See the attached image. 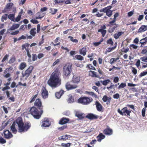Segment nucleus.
I'll use <instances>...</instances> for the list:
<instances>
[{"instance_id":"f257e3e1","label":"nucleus","mask_w":147,"mask_h":147,"mask_svg":"<svg viewBox=\"0 0 147 147\" xmlns=\"http://www.w3.org/2000/svg\"><path fill=\"white\" fill-rule=\"evenodd\" d=\"M61 73L58 67L55 68L54 71L51 76L47 81V84L52 88H55L59 85L61 83L60 76Z\"/></svg>"},{"instance_id":"aec40b11","label":"nucleus","mask_w":147,"mask_h":147,"mask_svg":"<svg viewBox=\"0 0 147 147\" xmlns=\"http://www.w3.org/2000/svg\"><path fill=\"white\" fill-rule=\"evenodd\" d=\"M69 119L65 117H63L60 119L59 121V124L62 125L66 124L69 122Z\"/></svg>"},{"instance_id":"4c0bfd02","label":"nucleus","mask_w":147,"mask_h":147,"mask_svg":"<svg viewBox=\"0 0 147 147\" xmlns=\"http://www.w3.org/2000/svg\"><path fill=\"white\" fill-rule=\"evenodd\" d=\"M8 17L9 19L12 21H15V14H10L8 16Z\"/></svg>"},{"instance_id":"cd10ccee","label":"nucleus","mask_w":147,"mask_h":147,"mask_svg":"<svg viewBox=\"0 0 147 147\" xmlns=\"http://www.w3.org/2000/svg\"><path fill=\"white\" fill-rule=\"evenodd\" d=\"M45 14L44 13H41L40 12H37L36 14V16L35 17L36 19H41L44 17Z\"/></svg>"},{"instance_id":"f704fd0d","label":"nucleus","mask_w":147,"mask_h":147,"mask_svg":"<svg viewBox=\"0 0 147 147\" xmlns=\"http://www.w3.org/2000/svg\"><path fill=\"white\" fill-rule=\"evenodd\" d=\"M23 13V10L21 9V11L19 13V15L15 19V21H14L18 22H19L21 19V14Z\"/></svg>"},{"instance_id":"e2e57ef3","label":"nucleus","mask_w":147,"mask_h":147,"mask_svg":"<svg viewBox=\"0 0 147 147\" xmlns=\"http://www.w3.org/2000/svg\"><path fill=\"white\" fill-rule=\"evenodd\" d=\"M6 142V140L3 138L2 137H0V143L3 144Z\"/></svg>"},{"instance_id":"bf43d9fd","label":"nucleus","mask_w":147,"mask_h":147,"mask_svg":"<svg viewBox=\"0 0 147 147\" xmlns=\"http://www.w3.org/2000/svg\"><path fill=\"white\" fill-rule=\"evenodd\" d=\"M119 16V13H116L114 15V17L113 21L115 22L116 21V18Z\"/></svg>"},{"instance_id":"20e7f679","label":"nucleus","mask_w":147,"mask_h":147,"mask_svg":"<svg viewBox=\"0 0 147 147\" xmlns=\"http://www.w3.org/2000/svg\"><path fill=\"white\" fill-rule=\"evenodd\" d=\"M72 64L71 63H67L63 66V72L65 77H69L72 70Z\"/></svg>"},{"instance_id":"ea45409f","label":"nucleus","mask_w":147,"mask_h":147,"mask_svg":"<svg viewBox=\"0 0 147 147\" xmlns=\"http://www.w3.org/2000/svg\"><path fill=\"white\" fill-rule=\"evenodd\" d=\"M13 5V4L12 3H8L6 5L5 8L8 9H10L11 8Z\"/></svg>"},{"instance_id":"dca6fc26","label":"nucleus","mask_w":147,"mask_h":147,"mask_svg":"<svg viewBox=\"0 0 147 147\" xmlns=\"http://www.w3.org/2000/svg\"><path fill=\"white\" fill-rule=\"evenodd\" d=\"M103 133L106 135L110 136L113 133V130L109 126H107L103 131Z\"/></svg>"},{"instance_id":"412c9836","label":"nucleus","mask_w":147,"mask_h":147,"mask_svg":"<svg viewBox=\"0 0 147 147\" xmlns=\"http://www.w3.org/2000/svg\"><path fill=\"white\" fill-rule=\"evenodd\" d=\"M71 81L75 84H78L80 82V76H74Z\"/></svg>"},{"instance_id":"5701e85b","label":"nucleus","mask_w":147,"mask_h":147,"mask_svg":"<svg viewBox=\"0 0 147 147\" xmlns=\"http://www.w3.org/2000/svg\"><path fill=\"white\" fill-rule=\"evenodd\" d=\"M75 116L80 119H82L85 117V115L84 113L79 111L76 112Z\"/></svg>"},{"instance_id":"473e14b6","label":"nucleus","mask_w":147,"mask_h":147,"mask_svg":"<svg viewBox=\"0 0 147 147\" xmlns=\"http://www.w3.org/2000/svg\"><path fill=\"white\" fill-rule=\"evenodd\" d=\"M20 26V24H13L12 26L8 30H14L18 28Z\"/></svg>"},{"instance_id":"603ef678","label":"nucleus","mask_w":147,"mask_h":147,"mask_svg":"<svg viewBox=\"0 0 147 147\" xmlns=\"http://www.w3.org/2000/svg\"><path fill=\"white\" fill-rule=\"evenodd\" d=\"M147 74V71H144L141 72L140 74L138 76L139 78H140L142 76H145Z\"/></svg>"},{"instance_id":"1a4fd4ad","label":"nucleus","mask_w":147,"mask_h":147,"mask_svg":"<svg viewBox=\"0 0 147 147\" xmlns=\"http://www.w3.org/2000/svg\"><path fill=\"white\" fill-rule=\"evenodd\" d=\"M114 22L112 20L110 21L109 22V24L107 25V26L111 27L108 29V31L109 33L112 32L118 27V24L116 23H114Z\"/></svg>"},{"instance_id":"9b49d317","label":"nucleus","mask_w":147,"mask_h":147,"mask_svg":"<svg viewBox=\"0 0 147 147\" xmlns=\"http://www.w3.org/2000/svg\"><path fill=\"white\" fill-rule=\"evenodd\" d=\"M11 71L12 72L13 71V68L11 67L6 68L4 71V74H5L3 75L4 77L6 78L9 77L11 76L9 72H10Z\"/></svg>"},{"instance_id":"72a5a7b5","label":"nucleus","mask_w":147,"mask_h":147,"mask_svg":"<svg viewBox=\"0 0 147 147\" xmlns=\"http://www.w3.org/2000/svg\"><path fill=\"white\" fill-rule=\"evenodd\" d=\"M27 66V65L25 62L21 63L19 65V69L20 70H22L25 69Z\"/></svg>"},{"instance_id":"423d86ee","label":"nucleus","mask_w":147,"mask_h":147,"mask_svg":"<svg viewBox=\"0 0 147 147\" xmlns=\"http://www.w3.org/2000/svg\"><path fill=\"white\" fill-rule=\"evenodd\" d=\"M34 68V66L32 65L30 66L24 72H22V77L24 78L25 80H26L32 73Z\"/></svg>"},{"instance_id":"bb28decb","label":"nucleus","mask_w":147,"mask_h":147,"mask_svg":"<svg viewBox=\"0 0 147 147\" xmlns=\"http://www.w3.org/2000/svg\"><path fill=\"white\" fill-rule=\"evenodd\" d=\"M15 122H13L11 126V129L12 132L14 134H16L17 132V130L16 128Z\"/></svg>"},{"instance_id":"58836bf2","label":"nucleus","mask_w":147,"mask_h":147,"mask_svg":"<svg viewBox=\"0 0 147 147\" xmlns=\"http://www.w3.org/2000/svg\"><path fill=\"white\" fill-rule=\"evenodd\" d=\"M50 13H51L52 15H54L56 13L57 11V9L52 8H50L49 9Z\"/></svg>"},{"instance_id":"c9c22d12","label":"nucleus","mask_w":147,"mask_h":147,"mask_svg":"<svg viewBox=\"0 0 147 147\" xmlns=\"http://www.w3.org/2000/svg\"><path fill=\"white\" fill-rule=\"evenodd\" d=\"M16 61V58L15 56L12 57L9 60L8 63L9 64L13 63Z\"/></svg>"},{"instance_id":"0eeeda50","label":"nucleus","mask_w":147,"mask_h":147,"mask_svg":"<svg viewBox=\"0 0 147 147\" xmlns=\"http://www.w3.org/2000/svg\"><path fill=\"white\" fill-rule=\"evenodd\" d=\"M118 112L122 115L127 116L128 118L130 119V113H131V111L128 110L127 107L123 108L121 110L119 109L117 110Z\"/></svg>"},{"instance_id":"7ed1b4c3","label":"nucleus","mask_w":147,"mask_h":147,"mask_svg":"<svg viewBox=\"0 0 147 147\" xmlns=\"http://www.w3.org/2000/svg\"><path fill=\"white\" fill-rule=\"evenodd\" d=\"M40 110V111H39L35 107H32L30 108L29 111L30 114L34 118L38 119L40 117L43 112L42 110Z\"/></svg>"},{"instance_id":"4d7b16f0","label":"nucleus","mask_w":147,"mask_h":147,"mask_svg":"<svg viewBox=\"0 0 147 147\" xmlns=\"http://www.w3.org/2000/svg\"><path fill=\"white\" fill-rule=\"evenodd\" d=\"M71 144L70 143H68L67 144L62 143L61 145L63 147H69L71 146Z\"/></svg>"},{"instance_id":"f8f14e48","label":"nucleus","mask_w":147,"mask_h":147,"mask_svg":"<svg viewBox=\"0 0 147 147\" xmlns=\"http://www.w3.org/2000/svg\"><path fill=\"white\" fill-rule=\"evenodd\" d=\"M41 95L43 99H46L48 97L49 94L46 88L43 86L41 90Z\"/></svg>"},{"instance_id":"7c9ffc66","label":"nucleus","mask_w":147,"mask_h":147,"mask_svg":"<svg viewBox=\"0 0 147 147\" xmlns=\"http://www.w3.org/2000/svg\"><path fill=\"white\" fill-rule=\"evenodd\" d=\"M124 34V32H118L114 34L113 35V36L115 39H117Z\"/></svg>"},{"instance_id":"6e6552de","label":"nucleus","mask_w":147,"mask_h":147,"mask_svg":"<svg viewBox=\"0 0 147 147\" xmlns=\"http://www.w3.org/2000/svg\"><path fill=\"white\" fill-rule=\"evenodd\" d=\"M112 7V6H109L100 10L99 11L100 12H103L104 13H105L106 15L110 17H111L113 14V11L110 10Z\"/></svg>"},{"instance_id":"c756f323","label":"nucleus","mask_w":147,"mask_h":147,"mask_svg":"<svg viewBox=\"0 0 147 147\" xmlns=\"http://www.w3.org/2000/svg\"><path fill=\"white\" fill-rule=\"evenodd\" d=\"M87 51L86 48L85 47H84L80 49L79 51L80 54L83 56H85L86 54Z\"/></svg>"},{"instance_id":"a211bd4d","label":"nucleus","mask_w":147,"mask_h":147,"mask_svg":"<svg viewBox=\"0 0 147 147\" xmlns=\"http://www.w3.org/2000/svg\"><path fill=\"white\" fill-rule=\"evenodd\" d=\"M86 117L90 120H92L98 119V116L97 115H95L92 113H90L88 114L86 116Z\"/></svg>"},{"instance_id":"2f4dec72","label":"nucleus","mask_w":147,"mask_h":147,"mask_svg":"<svg viewBox=\"0 0 147 147\" xmlns=\"http://www.w3.org/2000/svg\"><path fill=\"white\" fill-rule=\"evenodd\" d=\"M105 136L102 133H100L97 137V140L98 142H100L102 139L105 138Z\"/></svg>"},{"instance_id":"79ce46f5","label":"nucleus","mask_w":147,"mask_h":147,"mask_svg":"<svg viewBox=\"0 0 147 147\" xmlns=\"http://www.w3.org/2000/svg\"><path fill=\"white\" fill-rule=\"evenodd\" d=\"M119 59V58H111L109 61V63L111 64H112L114 63L115 62H116Z\"/></svg>"},{"instance_id":"de8ad7c7","label":"nucleus","mask_w":147,"mask_h":147,"mask_svg":"<svg viewBox=\"0 0 147 147\" xmlns=\"http://www.w3.org/2000/svg\"><path fill=\"white\" fill-rule=\"evenodd\" d=\"M126 86V84L125 83H122L119 86L118 88L119 89L124 88Z\"/></svg>"},{"instance_id":"4be33fe9","label":"nucleus","mask_w":147,"mask_h":147,"mask_svg":"<svg viewBox=\"0 0 147 147\" xmlns=\"http://www.w3.org/2000/svg\"><path fill=\"white\" fill-rule=\"evenodd\" d=\"M111 99V98L110 96L108 97L106 95H104L102 98V100L104 102H107V104H109L110 103Z\"/></svg>"},{"instance_id":"e433bc0d","label":"nucleus","mask_w":147,"mask_h":147,"mask_svg":"<svg viewBox=\"0 0 147 147\" xmlns=\"http://www.w3.org/2000/svg\"><path fill=\"white\" fill-rule=\"evenodd\" d=\"M36 28H34L31 29L30 31V34L33 36H34L36 34Z\"/></svg>"},{"instance_id":"09e8293b","label":"nucleus","mask_w":147,"mask_h":147,"mask_svg":"<svg viewBox=\"0 0 147 147\" xmlns=\"http://www.w3.org/2000/svg\"><path fill=\"white\" fill-rule=\"evenodd\" d=\"M9 55L8 54H6L3 57V59L1 61V62H4L5 61H7L8 59Z\"/></svg>"},{"instance_id":"9d476101","label":"nucleus","mask_w":147,"mask_h":147,"mask_svg":"<svg viewBox=\"0 0 147 147\" xmlns=\"http://www.w3.org/2000/svg\"><path fill=\"white\" fill-rule=\"evenodd\" d=\"M71 81L67 82L65 84V87L67 90H69L76 88L78 86L76 84H73Z\"/></svg>"},{"instance_id":"a19ab883","label":"nucleus","mask_w":147,"mask_h":147,"mask_svg":"<svg viewBox=\"0 0 147 147\" xmlns=\"http://www.w3.org/2000/svg\"><path fill=\"white\" fill-rule=\"evenodd\" d=\"M68 139V137L67 135H64L62 136H60L59 138V140H65Z\"/></svg>"},{"instance_id":"680f3d73","label":"nucleus","mask_w":147,"mask_h":147,"mask_svg":"<svg viewBox=\"0 0 147 147\" xmlns=\"http://www.w3.org/2000/svg\"><path fill=\"white\" fill-rule=\"evenodd\" d=\"M37 58V56L36 54H32V61H34L36 60Z\"/></svg>"},{"instance_id":"49530a36","label":"nucleus","mask_w":147,"mask_h":147,"mask_svg":"<svg viewBox=\"0 0 147 147\" xmlns=\"http://www.w3.org/2000/svg\"><path fill=\"white\" fill-rule=\"evenodd\" d=\"M38 94H37L34 95L32 97L30 98V103H31L34 102L36 98L37 97Z\"/></svg>"},{"instance_id":"a878e982","label":"nucleus","mask_w":147,"mask_h":147,"mask_svg":"<svg viewBox=\"0 0 147 147\" xmlns=\"http://www.w3.org/2000/svg\"><path fill=\"white\" fill-rule=\"evenodd\" d=\"M29 45L30 44L28 43H26L25 44L23 45L22 46V50H24L25 49L26 50L27 53H30L28 48Z\"/></svg>"},{"instance_id":"3c124183","label":"nucleus","mask_w":147,"mask_h":147,"mask_svg":"<svg viewBox=\"0 0 147 147\" xmlns=\"http://www.w3.org/2000/svg\"><path fill=\"white\" fill-rule=\"evenodd\" d=\"M86 67L89 68V69H92L94 70H96L95 67L92 66L91 64H88L87 65Z\"/></svg>"},{"instance_id":"6ab92c4d","label":"nucleus","mask_w":147,"mask_h":147,"mask_svg":"<svg viewBox=\"0 0 147 147\" xmlns=\"http://www.w3.org/2000/svg\"><path fill=\"white\" fill-rule=\"evenodd\" d=\"M96 108L98 111H103V107L101 104L98 101H96L95 102Z\"/></svg>"},{"instance_id":"ddd939ff","label":"nucleus","mask_w":147,"mask_h":147,"mask_svg":"<svg viewBox=\"0 0 147 147\" xmlns=\"http://www.w3.org/2000/svg\"><path fill=\"white\" fill-rule=\"evenodd\" d=\"M34 105L39 109L42 110L43 107L42 105L41 101L40 99L37 98L36 100L34 103Z\"/></svg>"},{"instance_id":"8fccbe9b","label":"nucleus","mask_w":147,"mask_h":147,"mask_svg":"<svg viewBox=\"0 0 147 147\" xmlns=\"http://www.w3.org/2000/svg\"><path fill=\"white\" fill-rule=\"evenodd\" d=\"M116 47V46H115L114 47L111 48L109 47L108 48V49L107 50V51L105 52V53L107 54V52H110L112 50H114Z\"/></svg>"},{"instance_id":"b1692460","label":"nucleus","mask_w":147,"mask_h":147,"mask_svg":"<svg viewBox=\"0 0 147 147\" xmlns=\"http://www.w3.org/2000/svg\"><path fill=\"white\" fill-rule=\"evenodd\" d=\"M147 30V25H142L139 29L138 32L142 33Z\"/></svg>"},{"instance_id":"774afa93","label":"nucleus","mask_w":147,"mask_h":147,"mask_svg":"<svg viewBox=\"0 0 147 147\" xmlns=\"http://www.w3.org/2000/svg\"><path fill=\"white\" fill-rule=\"evenodd\" d=\"M146 110V109L145 108H144L142 109V116L143 117H144L145 116V112Z\"/></svg>"},{"instance_id":"393cba45","label":"nucleus","mask_w":147,"mask_h":147,"mask_svg":"<svg viewBox=\"0 0 147 147\" xmlns=\"http://www.w3.org/2000/svg\"><path fill=\"white\" fill-rule=\"evenodd\" d=\"M89 75L91 77L93 78H99V76L98 75H97V73L96 72L92 71H89Z\"/></svg>"},{"instance_id":"052dcab7","label":"nucleus","mask_w":147,"mask_h":147,"mask_svg":"<svg viewBox=\"0 0 147 147\" xmlns=\"http://www.w3.org/2000/svg\"><path fill=\"white\" fill-rule=\"evenodd\" d=\"M107 43L108 44H110L112 46L113 45V42L111 38H110L108 39L107 42Z\"/></svg>"},{"instance_id":"c85d7f7f","label":"nucleus","mask_w":147,"mask_h":147,"mask_svg":"<svg viewBox=\"0 0 147 147\" xmlns=\"http://www.w3.org/2000/svg\"><path fill=\"white\" fill-rule=\"evenodd\" d=\"M64 93V91L62 90H61L59 91L56 92L55 93V95L57 98L59 99L60 98Z\"/></svg>"},{"instance_id":"864d4df0","label":"nucleus","mask_w":147,"mask_h":147,"mask_svg":"<svg viewBox=\"0 0 147 147\" xmlns=\"http://www.w3.org/2000/svg\"><path fill=\"white\" fill-rule=\"evenodd\" d=\"M7 16H8L7 14H5L4 15H3L1 18V20L2 22H4V20H6L7 19Z\"/></svg>"},{"instance_id":"f3484780","label":"nucleus","mask_w":147,"mask_h":147,"mask_svg":"<svg viewBox=\"0 0 147 147\" xmlns=\"http://www.w3.org/2000/svg\"><path fill=\"white\" fill-rule=\"evenodd\" d=\"M101 28L99 29L98 30V32H101L102 37H104L105 36L106 33L107 31L105 30L106 28V27L105 25H103L101 26Z\"/></svg>"},{"instance_id":"2eb2a0df","label":"nucleus","mask_w":147,"mask_h":147,"mask_svg":"<svg viewBox=\"0 0 147 147\" xmlns=\"http://www.w3.org/2000/svg\"><path fill=\"white\" fill-rule=\"evenodd\" d=\"M51 125V123L47 118H45L42 120L41 126L42 127H48Z\"/></svg>"},{"instance_id":"5fc2aeb1","label":"nucleus","mask_w":147,"mask_h":147,"mask_svg":"<svg viewBox=\"0 0 147 147\" xmlns=\"http://www.w3.org/2000/svg\"><path fill=\"white\" fill-rule=\"evenodd\" d=\"M140 42L141 44V47H142L143 45H145L147 43L145 41L143 38L140 40Z\"/></svg>"},{"instance_id":"f03ea898","label":"nucleus","mask_w":147,"mask_h":147,"mask_svg":"<svg viewBox=\"0 0 147 147\" xmlns=\"http://www.w3.org/2000/svg\"><path fill=\"white\" fill-rule=\"evenodd\" d=\"M14 122L17 124L18 131L20 132L26 131L31 126V124L30 122H26L24 123L20 117L18 118Z\"/></svg>"},{"instance_id":"37998d69","label":"nucleus","mask_w":147,"mask_h":147,"mask_svg":"<svg viewBox=\"0 0 147 147\" xmlns=\"http://www.w3.org/2000/svg\"><path fill=\"white\" fill-rule=\"evenodd\" d=\"M103 38H102L99 42H94L93 44L95 46H97L99 45L103 41Z\"/></svg>"},{"instance_id":"6e6d98bb","label":"nucleus","mask_w":147,"mask_h":147,"mask_svg":"<svg viewBox=\"0 0 147 147\" xmlns=\"http://www.w3.org/2000/svg\"><path fill=\"white\" fill-rule=\"evenodd\" d=\"M88 94L91 96H94L95 98H97V96L95 94L94 92H88Z\"/></svg>"},{"instance_id":"c03bdc74","label":"nucleus","mask_w":147,"mask_h":147,"mask_svg":"<svg viewBox=\"0 0 147 147\" xmlns=\"http://www.w3.org/2000/svg\"><path fill=\"white\" fill-rule=\"evenodd\" d=\"M75 57L78 60H82L84 59V57L80 55H76L75 56Z\"/></svg>"},{"instance_id":"39448f33","label":"nucleus","mask_w":147,"mask_h":147,"mask_svg":"<svg viewBox=\"0 0 147 147\" xmlns=\"http://www.w3.org/2000/svg\"><path fill=\"white\" fill-rule=\"evenodd\" d=\"M78 102L84 105H89L93 101L92 98L86 96L81 97L78 100Z\"/></svg>"},{"instance_id":"13d9d810","label":"nucleus","mask_w":147,"mask_h":147,"mask_svg":"<svg viewBox=\"0 0 147 147\" xmlns=\"http://www.w3.org/2000/svg\"><path fill=\"white\" fill-rule=\"evenodd\" d=\"M60 62L59 59H57L53 64L52 67H53L55 66L56 65L58 64Z\"/></svg>"},{"instance_id":"4468645a","label":"nucleus","mask_w":147,"mask_h":147,"mask_svg":"<svg viewBox=\"0 0 147 147\" xmlns=\"http://www.w3.org/2000/svg\"><path fill=\"white\" fill-rule=\"evenodd\" d=\"M3 134L4 137L7 139H9L12 138L13 135L8 130H6L4 131Z\"/></svg>"},{"instance_id":"338daca9","label":"nucleus","mask_w":147,"mask_h":147,"mask_svg":"<svg viewBox=\"0 0 147 147\" xmlns=\"http://www.w3.org/2000/svg\"><path fill=\"white\" fill-rule=\"evenodd\" d=\"M132 72L135 75H136L137 72V69L134 67H132Z\"/></svg>"},{"instance_id":"a18cd8bd","label":"nucleus","mask_w":147,"mask_h":147,"mask_svg":"<svg viewBox=\"0 0 147 147\" xmlns=\"http://www.w3.org/2000/svg\"><path fill=\"white\" fill-rule=\"evenodd\" d=\"M101 82L102 83V84L104 86L107 85L110 82V81L109 79H107L105 80H104L103 81H101Z\"/></svg>"},{"instance_id":"0e129e2a","label":"nucleus","mask_w":147,"mask_h":147,"mask_svg":"<svg viewBox=\"0 0 147 147\" xmlns=\"http://www.w3.org/2000/svg\"><path fill=\"white\" fill-rule=\"evenodd\" d=\"M69 103H71L73 102L74 99L72 96H70L67 100Z\"/></svg>"},{"instance_id":"69168bd1","label":"nucleus","mask_w":147,"mask_h":147,"mask_svg":"<svg viewBox=\"0 0 147 147\" xmlns=\"http://www.w3.org/2000/svg\"><path fill=\"white\" fill-rule=\"evenodd\" d=\"M16 84L15 82L14 81L12 82L11 85V88H14L15 87H17L18 86V85L16 86Z\"/></svg>"}]
</instances>
